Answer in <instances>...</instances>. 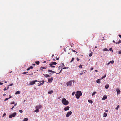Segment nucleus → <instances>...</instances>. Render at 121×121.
I'll use <instances>...</instances> for the list:
<instances>
[{
  "instance_id": "obj_1",
  "label": "nucleus",
  "mask_w": 121,
  "mask_h": 121,
  "mask_svg": "<svg viewBox=\"0 0 121 121\" xmlns=\"http://www.w3.org/2000/svg\"><path fill=\"white\" fill-rule=\"evenodd\" d=\"M61 102L63 104L65 105H67L69 104L68 101L66 100V99L64 98H63L61 100Z\"/></svg>"
},
{
  "instance_id": "obj_2",
  "label": "nucleus",
  "mask_w": 121,
  "mask_h": 121,
  "mask_svg": "<svg viewBox=\"0 0 121 121\" xmlns=\"http://www.w3.org/2000/svg\"><path fill=\"white\" fill-rule=\"evenodd\" d=\"M82 94L81 91H78L75 95L76 98L78 99L82 95Z\"/></svg>"
},
{
  "instance_id": "obj_3",
  "label": "nucleus",
  "mask_w": 121,
  "mask_h": 121,
  "mask_svg": "<svg viewBox=\"0 0 121 121\" xmlns=\"http://www.w3.org/2000/svg\"><path fill=\"white\" fill-rule=\"evenodd\" d=\"M66 68H67L66 67H65L63 68H62V69L58 73H56L55 72L53 71L52 70H48V72H51L53 73H56V74H59L60 73H61L62 69H66Z\"/></svg>"
},
{
  "instance_id": "obj_4",
  "label": "nucleus",
  "mask_w": 121,
  "mask_h": 121,
  "mask_svg": "<svg viewBox=\"0 0 121 121\" xmlns=\"http://www.w3.org/2000/svg\"><path fill=\"white\" fill-rule=\"evenodd\" d=\"M16 112H14L13 113L10 115H9V117L10 118H11L12 117H14L16 115Z\"/></svg>"
},
{
  "instance_id": "obj_5",
  "label": "nucleus",
  "mask_w": 121,
  "mask_h": 121,
  "mask_svg": "<svg viewBox=\"0 0 121 121\" xmlns=\"http://www.w3.org/2000/svg\"><path fill=\"white\" fill-rule=\"evenodd\" d=\"M72 112L71 111H70L68 112L66 115V117H68L69 116L71 115L72 114Z\"/></svg>"
},
{
  "instance_id": "obj_6",
  "label": "nucleus",
  "mask_w": 121,
  "mask_h": 121,
  "mask_svg": "<svg viewBox=\"0 0 121 121\" xmlns=\"http://www.w3.org/2000/svg\"><path fill=\"white\" fill-rule=\"evenodd\" d=\"M70 108V107L69 106L65 107L64 108V109L65 111H66L69 110Z\"/></svg>"
},
{
  "instance_id": "obj_7",
  "label": "nucleus",
  "mask_w": 121,
  "mask_h": 121,
  "mask_svg": "<svg viewBox=\"0 0 121 121\" xmlns=\"http://www.w3.org/2000/svg\"><path fill=\"white\" fill-rule=\"evenodd\" d=\"M37 80L33 81L31 82H30V85H32L34 84L35 82H37Z\"/></svg>"
},
{
  "instance_id": "obj_8",
  "label": "nucleus",
  "mask_w": 121,
  "mask_h": 121,
  "mask_svg": "<svg viewBox=\"0 0 121 121\" xmlns=\"http://www.w3.org/2000/svg\"><path fill=\"white\" fill-rule=\"evenodd\" d=\"M72 84V81H70L69 82H68L66 83V85L67 86H71Z\"/></svg>"
},
{
  "instance_id": "obj_9",
  "label": "nucleus",
  "mask_w": 121,
  "mask_h": 121,
  "mask_svg": "<svg viewBox=\"0 0 121 121\" xmlns=\"http://www.w3.org/2000/svg\"><path fill=\"white\" fill-rule=\"evenodd\" d=\"M116 91L117 92V95H118L120 94V91L118 88H117L116 89Z\"/></svg>"
},
{
  "instance_id": "obj_10",
  "label": "nucleus",
  "mask_w": 121,
  "mask_h": 121,
  "mask_svg": "<svg viewBox=\"0 0 121 121\" xmlns=\"http://www.w3.org/2000/svg\"><path fill=\"white\" fill-rule=\"evenodd\" d=\"M53 80L52 77L51 78H49L48 80V82L49 83H51Z\"/></svg>"
},
{
  "instance_id": "obj_11",
  "label": "nucleus",
  "mask_w": 121,
  "mask_h": 121,
  "mask_svg": "<svg viewBox=\"0 0 121 121\" xmlns=\"http://www.w3.org/2000/svg\"><path fill=\"white\" fill-rule=\"evenodd\" d=\"M42 106L41 105H38L37 106H36L35 107V108L37 109H40L41 108Z\"/></svg>"
},
{
  "instance_id": "obj_12",
  "label": "nucleus",
  "mask_w": 121,
  "mask_h": 121,
  "mask_svg": "<svg viewBox=\"0 0 121 121\" xmlns=\"http://www.w3.org/2000/svg\"><path fill=\"white\" fill-rule=\"evenodd\" d=\"M57 63L55 62H51L50 64H49V65H56L57 64Z\"/></svg>"
},
{
  "instance_id": "obj_13",
  "label": "nucleus",
  "mask_w": 121,
  "mask_h": 121,
  "mask_svg": "<svg viewBox=\"0 0 121 121\" xmlns=\"http://www.w3.org/2000/svg\"><path fill=\"white\" fill-rule=\"evenodd\" d=\"M107 96L106 95H104L103 96V98H102V100H105L106 99H107Z\"/></svg>"
},
{
  "instance_id": "obj_14",
  "label": "nucleus",
  "mask_w": 121,
  "mask_h": 121,
  "mask_svg": "<svg viewBox=\"0 0 121 121\" xmlns=\"http://www.w3.org/2000/svg\"><path fill=\"white\" fill-rule=\"evenodd\" d=\"M100 80L101 79H98L96 80V82L97 83H98L99 84H100L101 83V81H100Z\"/></svg>"
},
{
  "instance_id": "obj_15",
  "label": "nucleus",
  "mask_w": 121,
  "mask_h": 121,
  "mask_svg": "<svg viewBox=\"0 0 121 121\" xmlns=\"http://www.w3.org/2000/svg\"><path fill=\"white\" fill-rule=\"evenodd\" d=\"M47 68V67H41L40 69L42 71V69H45Z\"/></svg>"
},
{
  "instance_id": "obj_16",
  "label": "nucleus",
  "mask_w": 121,
  "mask_h": 121,
  "mask_svg": "<svg viewBox=\"0 0 121 121\" xmlns=\"http://www.w3.org/2000/svg\"><path fill=\"white\" fill-rule=\"evenodd\" d=\"M53 92V90H51L50 91L48 92V93L49 94H51Z\"/></svg>"
},
{
  "instance_id": "obj_17",
  "label": "nucleus",
  "mask_w": 121,
  "mask_h": 121,
  "mask_svg": "<svg viewBox=\"0 0 121 121\" xmlns=\"http://www.w3.org/2000/svg\"><path fill=\"white\" fill-rule=\"evenodd\" d=\"M109 85L108 84H107L105 85V87L106 89H108L109 87Z\"/></svg>"
},
{
  "instance_id": "obj_18",
  "label": "nucleus",
  "mask_w": 121,
  "mask_h": 121,
  "mask_svg": "<svg viewBox=\"0 0 121 121\" xmlns=\"http://www.w3.org/2000/svg\"><path fill=\"white\" fill-rule=\"evenodd\" d=\"M106 74H105V75L104 76L102 77L101 78H100L101 80L102 79H103V78H104L106 76Z\"/></svg>"
},
{
  "instance_id": "obj_19",
  "label": "nucleus",
  "mask_w": 121,
  "mask_h": 121,
  "mask_svg": "<svg viewBox=\"0 0 121 121\" xmlns=\"http://www.w3.org/2000/svg\"><path fill=\"white\" fill-rule=\"evenodd\" d=\"M44 75V76L46 77H50V76L48 74H45V75Z\"/></svg>"
},
{
  "instance_id": "obj_20",
  "label": "nucleus",
  "mask_w": 121,
  "mask_h": 121,
  "mask_svg": "<svg viewBox=\"0 0 121 121\" xmlns=\"http://www.w3.org/2000/svg\"><path fill=\"white\" fill-rule=\"evenodd\" d=\"M107 116V114L106 113H104L103 114V117H106Z\"/></svg>"
},
{
  "instance_id": "obj_21",
  "label": "nucleus",
  "mask_w": 121,
  "mask_h": 121,
  "mask_svg": "<svg viewBox=\"0 0 121 121\" xmlns=\"http://www.w3.org/2000/svg\"><path fill=\"white\" fill-rule=\"evenodd\" d=\"M120 43H121V40H119L116 43V44H119Z\"/></svg>"
},
{
  "instance_id": "obj_22",
  "label": "nucleus",
  "mask_w": 121,
  "mask_h": 121,
  "mask_svg": "<svg viewBox=\"0 0 121 121\" xmlns=\"http://www.w3.org/2000/svg\"><path fill=\"white\" fill-rule=\"evenodd\" d=\"M39 110L38 109H37L34 111V112H35L37 113L39 112Z\"/></svg>"
},
{
  "instance_id": "obj_23",
  "label": "nucleus",
  "mask_w": 121,
  "mask_h": 121,
  "mask_svg": "<svg viewBox=\"0 0 121 121\" xmlns=\"http://www.w3.org/2000/svg\"><path fill=\"white\" fill-rule=\"evenodd\" d=\"M9 88V87L8 86L7 88L5 87L4 89V91H5L8 90Z\"/></svg>"
},
{
  "instance_id": "obj_24",
  "label": "nucleus",
  "mask_w": 121,
  "mask_h": 121,
  "mask_svg": "<svg viewBox=\"0 0 121 121\" xmlns=\"http://www.w3.org/2000/svg\"><path fill=\"white\" fill-rule=\"evenodd\" d=\"M97 92H94L92 94V96H93L95 95L96 93Z\"/></svg>"
},
{
  "instance_id": "obj_25",
  "label": "nucleus",
  "mask_w": 121,
  "mask_h": 121,
  "mask_svg": "<svg viewBox=\"0 0 121 121\" xmlns=\"http://www.w3.org/2000/svg\"><path fill=\"white\" fill-rule=\"evenodd\" d=\"M28 120V118H26L24 119L23 121H27Z\"/></svg>"
},
{
  "instance_id": "obj_26",
  "label": "nucleus",
  "mask_w": 121,
  "mask_h": 121,
  "mask_svg": "<svg viewBox=\"0 0 121 121\" xmlns=\"http://www.w3.org/2000/svg\"><path fill=\"white\" fill-rule=\"evenodd\" d=\"M119 105H118L117 107H116L115 108V109L117 110H118V108L119 107Z\"/></svg>"
},
{
  "instance_id": "obj_27",
  "label": "nucleus",
  "mask_w": 121,
  "mask_h": 121,
  "mask_svg": "<svg viewBox=\"0 0 121 121\" xmlns=\"http://www.w3.org/2000/svg\"><path fill=\"white\" fill-rule=\"evenodd\" d=\"M88 102L89 103H91V104L92 103H93V101H92V100H88Z\"/></svg>"
},
{
  "instance_id": "obj_28",
  "label": "nucleus",
  "mask_w": 121,
  "mask_h": 121,
  "mask_svg": "<svg viewBox=\"0 0 121 121\" xmlns=\"http://www.w3.org/2000/svg\"><path fill=\"white\" fill-rule=\"evenodd\" d=\"M110 62L111 64H113L114 63V61L113 60H111L110 61Z\"/></svg>"
},
{
  "instance_id": "obj_29",
  "label": "nucleus",
  "mask_w": 121,
  "mask_h": 121,
  "mask_svg": "<svg viewBox=\"0 0 121 121\" xmlns=\"http://www.w3.org/2000/svg\"><path fill=\"white\" fill-rule=\"evenodd\" d=\"M108 50L106 48H105V49H103V51H108Z\"/></svg>"
},
{
  "instance_id": "obj_30",
  "label": "nucleus",
  "mask_w": 121,
  "mask_h": 121,
  "mask_svg": "<svg viewBox=\"0 0 121 121\" xmlns=\"http://www.w3.org/2000/svg\"><path fill=\"white\" fill-rule=\"evenodd\" d=\"M20 93V92L19 91H17L16 92L15 94H19Z\"/></svg>"
},
{
  "instance_id": "obj_31",
  "label": "nucleus",
  "mask_w": 121,
  "mask_h": 121,
  "mask_svg": "<svg viewBox=\"0 0 121 121\" xmlns=\"http://www.w3.org/2000/svg\"><path fill=\"white\" fill-rule=\"evenodd\" d=\"M40 62L39 61H36V63L37 64V65H39V63Z\"/></svg>"
},
{
  "instance_id": "obj_32",
  "label": "nucleus",
  "mask_w": 121,
  "mask_h": 121,
  "mask_svg": "<svg viewBox=\"0 0 121 121\" xmlns=\"http://www.w3.org/2000/svg\"><path fill=\"white\" fill-rule=\"evenodd\" d=\"M13 83H12L11 84H9V85L8 86H9H9H12L13 85Z\"/></svg>"
},
{
  "instance_id": "obj_33",
  "label": "nucleus",
  "mask_w": 121,
  "mask_h": 121,
  "mask_svg": "<svg viewBox=\"0 0 121 121\" xmlns=\"http://www.w3.org/2000/svg\"><path fill=\"white\" fill-rule=\"evenodd\" d=\"M92 53L91 52L89 56L91 57L92 56Z\"/></svg>"
},
{
  "instance_id": "obj_34",
  "label": "nucleus",
  "mask_w": 121,
  "mask_h": 121,
  "mask_svg": "<svg viewBox=\"0 0 121 121\" xmlns=\"http://www.w3.org/2000/svg\"><path fill=\"white\" fill-rule=\"evenodd\" d=\"M74 58H72L71 61H70V62L71 63L74 60Z\"/></svg>"
},
{
  "instance_id": "obj_35",
  "label": "nucleus",
  "mask_w": 121,
  "mask_h": 121,
  "mask_svg": "<svg viewBox=\"0 0 121 121\" xmlns=\"http://www.w3.org/2000/svg\"><path fill=\"white\" fill-rule=\"evenodd\" d=\"M109 50H110V51H112V52H113V50H112V48H110L109 49Z\"/></svg>"
},
{
  "instance_id": "obj_36",
  "label": "nucleus",
  "mask_w": 121,
  "mask_h": 121,
  "mask_svg": "<svg viewBox=\"0 0 121 121\" xmlns=\"http://www.w3.org/2000/svg\"><path fill=\"white\" fill-rule=\"evenodd\" d=\"M75 92H73L72 93V95L73 96L74 95L75 93Z\"/></svg>"
},
{
  "instance_id": "obj_37",
  "label": "nucleus",
  "mask_w": 121,
  "mask_h": 121,
  "mask_svg": "<svg viewBox=\"0 0 121 121\" xmlns=\"http://www.w3.org/2000/svg\"><path fill=\"white\" fill-rule=\"evenodd\" d=\"M6 114L5 113H4L2 116V117H3L5 116L6 115Z\"/></svg>"
},
{
  "instance_id": "obj_38",
  "label": "nucleus",
  "mask_w": 121,
  "mask_h": 121,
  "mask_svg": "<svg viewBox=\"0 0 121 121\" xmlns=\"http://www.w3.org/2000/svg\"><path fill=\"white\" fill-rule=\"evenodd\" d=\"M82 65H80L79 67L80 68H82Z\"/></svg>"
},
{
  "instance_id": "obj_39",
  "label": "nucleus",
  "mask_w": 121,
  "mask_h": 121,
  "mask_svg": "<svg viewBox=\"0 0 121 121\" xmlns=\"http://www.w3.org/2000/svg\"><path fill=\"white\" fill-rule=\"evenodd\" d=\"M19 112L21 113H22L23 112V111L21 110H20L19 111Z\"/></svg>"
},
{
  "instance_id": "obj_40",
  "label": "nucleus",
  "mask_w": 121,
  "mask_h": 121,
  "mask_svg": "<svg viewBox=\"0 0 121 121\" xmlns=\"http://www.w3.org/2000/svg\"><path fill=\"white\" fill-rule=\"evenodd\" d=\"M14 106L12 107V108H11L12 110H13V109L14 108Z\"/></svg>"
},
{
  "instance_id": "obj_41",
  "label": "nucleus",
  "mask_w": 121,
  "mask_h": 121,
  "mask_svg": "<svg viewBox=\"0 0 121 121\" xmlns=\"http://www.w3.org/2000/svg\"><path fill=\"white\" fill-rule=\"evenodd\" d=\"M15 104V102H12L11 104Z\"/></svg>"
},
{
  "instance_id": "obj_42",
  "label": "nucleus",
  "mask_w": 121,
  "mask_h": 121,
  "mask_svg": "<svg viewBox=\"0 0 121 121\" xmlns=\"http://www.w3.org/2000/svg\"><path fill=\"white\" fill-rule=\"evenodd\" d=\"M50 66L51 67H55V66H54L53 65H50Z\"/></svg>"
},
{
  "instance_id": "obj_43",
  "label": "nucleus",
  "mask_w": 121,
  "mask_h": 121,
  "mask_svg": "<svg viewBox=\"0 0 121 121\" xmlns=\"http://www.w3.org/2000/svg\"><path fill=\"white\" fill-rule=\"evenodd\" d=\"M30 69H32L33 68V67L32 66H31L30 67Z\"/></svg>"
},
{
  "instance_id": "obj_44",
  "label": "nucleus",
  "mask_w": 121,
  "mask_h": 121,
  "mask_svg": "<svg viewBox=\"0 0 121 121\" xmlns=\"http://www.w3.org/2000/svg\"><path fill=\"white\" fill-rule=\"evenodd\" d=\"M77 60L78 61H79V60H80V59H79L78 58H77Z\"/></svg>"
},
{
  "instance_id": "obj_45",
  "label": "nucleus",
  "mask_w": 121,
  "mask_h": 121,
  "mask_svg": "<svg viewBox=\"0 0 121 121\" xmlns=\"http://www.w3.org/2000/svg\"><path fill=\"white\" fill-rule=\"evenodd\" d=\"M118 53L120 54H121V51H120L118 52Z\"/></svg>"
},
{
  "instance_id": "obj_46",
  "label": "nucleus",
  "mask_w": 121,
  "mask_h": 121,
  "mask_svg": "<svg viewBox=\"0 0 121 121\" xmlns=\"http://www.w3.org/2000/svg\"><path fill=\"white\" fill-rule=\"evenodd\" d=\"M9 99L8 98H6L5 99V101H6V100H8V99Z\"/></svg>"
},
{
  "instance_id": "obj_47",
  "label": "nucleus",
  "mask_w": 121,
  "mask_h": 121,
  "mask_svg": "<svg viewBox=\"0 0 121 121\" xmlns=\"http://www.w3.org/2000/svg\"><path fill=\"white\" fill-rule=\"evenodd\" d=\"M72 51L73 52H76V53H77V52H76L75 50H73V49H72Z\"/></svg>"
},
{
  "instance_id": "obj_48",
  "label": "nucleus",
  "mask_w": 121,
  "mask_h": 121,
  "mask_svg": "<svg viewBox=\"0 0 121 121\" xmlns=\"http://www.w3.org/2000/svg\"><path fill=\"white\" fill-rule=\"evenodd\" d=\"M30 69V67L29 68H28L27 69V71H28Z\"/></svg>"
},
{
  "instance_id": "obj_49",
  "label": "nucleus",
  "mask_w": 121,
  "mask_h": 121,
  "mask_svg": "<svg viewBox=\"0 0 121 121\" xmlns=\"http://www.w3.org/2000/svg\"><path fill=\"white\" fill-rule=\"evenodd\" d=\"M26 72H24L23 73V74H26Z\"/></svg>"
},
{
  "instance_id": "obj_50",
  "label": "nucleus",
  "mask_w": 121,
  "mask_h": 121,
  "mask_svg": "<svg viewBox=\"0 0 121 121\" xmlns=\"http://www.w3.org/2000/svg\"><path fill=\"white\" fill-rule=\"evenodd\" d=\"M17 103L15 104H14V106H15L17 105Z\"/></svg>"
},
{
  "instance_id": "obj_51",
  "label": "nucleus",
  "mask_w": 121,
  "mask_h": 121,
  "mask_svg": "<svg viewBox=\"0 0 121 121\" xmlns=\"http://www.w3.org/2000/svg\"><path fill=\"white\" fill-rule=\"evenodd\" d=\"M44 81H42V84H43L44 83Z\"/></svg>"
},
{
  "instance_id": "obj_52",
  "label": "nucleus",
  "mask_w": 121,
  "mask_h": 121,
  "mask_svg": "<svg viewBox=\"0 0 121 121\" xmlns=\"http://www.w3.org/2000/svg\"><path fill=\"white\" fill-rule=\"evenodd\" d=\"M4 80V81H5V83H7V81H5V80Z\"/></svg>"
},
{
  "instance_id": "obj_53",
  "label": "nucleus",
  "mask_w": 121,
  "mask_h": 121,
  "mask_svg": "<svg viewBox=\"0 0 121 121\" xmlns=\"http://www.w3.org/2000/svg\"><path fill=\"white\" fill-rule=\"evenodd\" d=\"M62 65L63 67V66H64V63H62Z\"/></svg>"
},
{
  "instance_id": "obj_54",
  "label": "nucleus",
  "mask_w": 121,
  "mask_h": 121,
  "mask_svg": "<svg viewBox=\"0 0 121 121\" xmlns=\"http://www.w3.org/2000/svg\"><path fill=\"white\" fill-rule=\"evenodd\" d=\"M11 98H12V96H11L10 95H9V98H8L9 99Z\"/></svg>"
},
{
  "instance_id": "obj_55",
  "label": "nucleus",
  "mask_w": 121,
  "mask_h": 121,
  "mask_svg": "<svg viewBox=\"0 0 121 121\" xmlns=\"http://www.w3.org/2000/svg\"><path fill=\"white\" fill-rule=\"evenodd\" d=\"M93 68H91L90 69V70H93Z\"/></svg>"
},
{
  "instance_id": "obj_56",
  "label": "nucleus",
  "mask_w": 121,
  "mask_h": 121,
  "mask_svg": "<svg viewBox=\"0 0 121 121\" xmlns=\"http://www.w3.org/2000/svg\"><path fill=\"white\" fill-rule=\"evenodd\" d=\"M118 36L120 37L121 38V35H119Z\"/></svg>"
},
{
  "instance_id": "obj_57",
  "label": "nucleus",
  "mask_w": 121,
  "mask_h": 121,
  "mask_svg": "<svg viewBox=\"0 0 121 121\" xmlns=\"http://www.w3.org/2000/svg\"><path fill=\"white\" fill-rule=\"evenodd\" d=\"M71 81H72V82H73V83L75 81L74 80H71Z\"/></svg>"
},
{
  "instance_id": "obj_58",
  "label": "nucleus",
  "mask_w": 121,
  "mask_h": 121,
  "mask_svg": "<svg viewBox=\"0 0 121 121\" xmlns=\"http://www.w3.org/2000/svg\"><path fill=\"white\" fill-rule=\"evenodd\" d=\"M3 83H2V82H0V85H2L3 84Z\"/></svg>"
},
{
  "instance_id": "obj_59",
  "label": "nucleus",
  "mask_w": 121,
  "mask_h": 121,
  "mask_svg": "<svg viewBox=\"0 0 121 121\" xmlns=\"http://www.w3.org/2000/svg\"><path fill=\"white\" fill-rule=\"evenodd\" d=\"M110 63V62H109L107 64L108 65H109Z\"/></svg>"
},
{
  "instance_id": "obj_60",
  "label": "nucleus",
  "mask_w": 121,
  "mask_h": 121,
  "mask_svg": "<svg viewBox=\"0 0 121 121\" xmlns=\"http://www.w3.org/2000/svg\"><path fill=\"white\" fill-rule=\"evenodd\" d=\"M105 111L106 112H107L108 111V110H105Z\"/></svg>"
},
{
  "instance_id": "obj_61",
  "label": "nucleus",
  "mask_w": 121,
  "mask_h": 121,
  "mask_svg": "<svg viewBox=\"0 0 121 121\" xmlns=\"http://www.w3.org/2000/svg\"><path fill=\"white\" fill-rule=\"evenodd\" d=\"M6 94H4L3 95V96H4L6 95Z\"/></svg>"
},
{
  "instance_id": "obj_62",
  "label": "nucleus",
  "mask_w": 121,
  "mask_h": 121,
  "mask_svg": "<svg viewBox=\"0 0 121 121\" xmlns=\"http://www.w3.org/2000/svg\"><path fill=\"white\" fill-rule=\"evenodd\" d=\"M95 71L96 72H97L98 71L97 70H95Z\"/></svg>"
},
{
  "instance_id": "obj_63",
  "label": "nucleus",
  "mask_w": 121,
  "mask_h": 121,
  "mask_svg": "<svg viewBox=\"0 0 121 121\" xmlns=\"http://www.w3.org/2000/svg\"><path fill=\"white\" fill-rule=\"evenodd\" d=\"M83 74V73L82 72V73H80V74L81 75H82Z\"/></svg>"
},
{
  "instance_id": "obj_64",
  "label": "nucleus",
  "mask_w": 121,
  "mask_h": 121,
  "mask_svg": "<svg viewBox=\"0 0 121 121\" xmlns=\"http://www.w3.org/2000/svg\"><path fill=\"white\" fill-rule=\"evenodd\" d=\"M32 65L33 66H35V64H33Z\"/></svg>"
}]
</instances>
